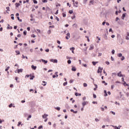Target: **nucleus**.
I'll list each match as a JSON object with an SVG mask.
<instances>
[{"mask_svg": "<svg viewBox=\"0 0 129 129\" xmlns=\"http://www.w3.org/2000/svg\"><path fill=\"white\" fill-rule=\"evenodd\" d=\"M102 69H103V68H101L100 67H98V69L97 71V73H102Z\"/></svg>", "mask_w": 129, "mask_h": 129, "instance_id": "obj_1", "label": "nucleus"}, {"mask_svg": "<svg viewBox=\"0 0 129 129\" xmlns=\"http://www.w3.org/2000/svg\"><path fill=\"white\" fill-rule=\"evenodd\" d=\"M67 36L66 37V39H67V40H69V38H70V33H68L67 34Z\"/></svg>", "mask_w": 129, "mask_h": 129, "instance_id": "obj_2", "label": "nucleus"}, {"mask_svg": "<svg viewBox=\"0 0 129 129\" xmlns=\"http://www.w3.org/2000/svg\"><path fill=\"white\" fill-rule=\"evenodd\" d=\"M50 62H52L53 63H58V60L57 59H50Z\"/></svg>", "mask_w": 129, "mask_h": 129, "instance_id": "obj_3", "label": "nucleus"}, {"mask_svg": "<svg viewBox=\"0 0 129 129\" xmlns=\"http://www.w3.org/2000/svg\"><path fill=\"white\" fill-rule=\"evenodd\" d=\"M88 104V102H83L82 103V105L83 106V107H84V106H85V105H86V104Z\"/></svg>", "mask_w": 129, "mask_h": 129, "instance_id": "obj_4", "label": "nucleus"}, {"mask_svg": "<svg viewBox=\"0 0 129 129\" xmlns=\"http://www.w3.org/2000/svg\"><path fill=\"white\" fill-rule=\"evenodd\" d=\"M31 68L33 70H36L37 69V66H34V65L31 66Z\"/></svg>", "mask_w": 129, "mask_h": 129, "instance_id": "obj_5", "label": "nucleus"}, {"mask_svg": "<svg viewBox=\"0 0 129 129\" xmlns=\"http://www.w3.org/2000/svg\"><path fill=\"white\" fill-rule=\"evenodd\" d=\"M74 7H75L76 8L78 7V2H76L74 4Z\"/></svg>", "mask_w": 129, "mask_h": 129, "instance_id": "obj_6", "label": "nucleus"}, {"mask_svg": "<svg viewBox=\"0 0 129 129\" xmlns=\"http://www.w3.org/2000/svg\"><path fill=\"white\" fill-rule=\"evenodd\" d=\"M94 49V46L93 45L91 44L90 46L89 50H93Z\"/></svg>", "mask_w": 129, "mask_h": 129, "instance_id": "obj_7", "label": "nucleus"}, {"mask_svg": "<svg viewBox=\"0 0 129 129\" xmlns=\"http://www.w3.org/2000/svg\"><path fill=\"white\" fill-rule=\"evenodd\" d=\"M117 76L119 77H122V75L121 74V72H120L117 74Z\"/></svg>", "mask_w": 129, "mask_h": 129, "instance_id": "obj_8", "label": "nucleus"}, {"mask_svg": "<svg viewBox=\"0 0 129 129\" xmlns=\"http://www.w3.org/2000/svg\"><path fill=\"white\" fill-rule=\"evenodd\" d=\"M47 116H48V114H44V115H42V118H47Z\"/></svg>", "mask_w": 129, "mask_h": 129, "instance_id": "obj_9", "label": "nucleus"}, {"mask_svg": "<svg viewBox=\"0 0 129 129\" xmlns=\"http://www.w3.org/2000/svg\"><path fill=\"white\" fill-rule=\"evenodd\" d=\"M42 62H43L44 64H47L48 63L47 60H45L44 59H42L41 60Z\"/></svg>", "mask_w": 129, "mask_h": 129, "instance_id": "obj_10", "label": "nucleus"}, {"mask_svg": "<svg viewBox=\"0 0 129 129\" xmlns=\"http://www.w3.org/2000/svg\"><path fill=\"white\" fill-rule=\"evenodd\" d=\"M22 72H23V69H19L18 70V73H22Z\"/></svg>", "mask_w": 129, "mask_h": 129, "instance_id": "obj_11", "label": "nucleus"}, {"mask_svg": "<svg viewBox=\"0 0 129 129\" xmlns=\"http://www.w3.org/2000/svg\"><path fill=\"white\" fill-rule=\"evenodd\" d=\"M16 55H20L21 54V52H20V50H16Z\"/></svg>", "mask_w": 129, "mask_h": 129, "instance_id": "obj_12", "label": "nucleus"}, {"mask_svg": "<svg viewBox=\"0 0 129 129\" xmlns=\"http://www.w3.org/2000/svg\"><path fill=\"white\" fill-rule=\"evenodd\" d=\"M97 63H98V61H93L92 62V64L94 66H95V65H96V64H97Z\"/></svg>", "mask_w": 129, "mask_h": 129, "instance_id": "obj_13", "label": "nucleus"}, {"mask_svg": "<svg viewBox=\"0 0 129 129\" xmlns=\"http://www.w3.org/2000/svg\"><path fill=\"white\" fill-rule=\"evenodd\" d=\"M72 71H74V72L76 71V68L73 67L72 68Z\"/></svg>", "mask_w": 129, "mask_h": 129, "instance_id": "obj_14", "label": "nucleus"}, {"mask_svg": "<svg viewBox=\"0 0 129 129\" xmlns=\"http://www.w3.org/2000/svg\"><path fill=\"white\" fill-rule=\"evenodd\" d=\"M124 18H125V13L122 14V20H124Z\"/></svg>", "mask_w": 129, "mask_h": 129, "instance_id": "obj_15", "label": "nucleus"}, {"mask_svg": "<svg viewBox=\"0 0 129 129\" xmlns=\"http://www.w3.org/2000/svg\"><path fill=\"white\" fill-rule=\"evenodd\" d=\"M123 84L124 86H127V87L129 86L128 84H126V83L125 82H124Z\"/></svg>", "mask_w": 129, "mask_h": 129, "instance_id": "obj_16", "label": "nucleus"}, {"mask_svg": "<svg viewBox=\"0 0 129 129\" xmlns=\"http://www.w3.org/2000/svg\"><path fill=\"white\" fill-rule=\"evenodd\" d=\"M42 83H43V84H42L43 86H46V85L47 84V83L46 82L43 81Z\"/></svg>", "mask_w": 129, "mask_h": 129, "instance_id": "obj_17", "label": "nucleus"}, {"mask_svg": "<svg viewBox=\"0 0 129 129\" xmlns=\"http://www.w3.org/2000/svg\"><path fill=\"white\" fill-rule=\"evenodd\" d=\"M75 95H76V96H81V94H79L78 93H76Z\"/></svg>", "mask_w": 129, "mask_h": 129, "instance_id": "obj_18", "label": "nucleus"}, {"mask_svg": "<svg viewBox=\"0 0 129 129\" xmlns=\"http://www.w3.org/2000/svg\"><path fill=\"white\" fill-rule=\"evenodd\" d=\"M90 4L91 5H93V4H94V0H91V1H90Z\"/></svg>", "mask_w": 129, "mask_h": 129, "instance_id": "obj_19", "label": "nucleus"}, {"mask_svg": "<svg viewBox=\"0 0 129 129\" xmlns=\"http://www.w3.org/2000/svg\"><path fill=\"white\" fill-rule=\"evenodd\" d=\"M34 78H35V76H30V80H33V79H34Z\"/></svg>", "mask_w": 129, "mask_h": 129, "instance_id": "obj_20", "label": "nucleus"}, {"mask_svg": "<svg viewBox=\"0 0 129 129\" xmlns=\"http://www.w3.org/2000/svg\"><path fill=\"white\" fill-rule=\"evenodd\" d=\"M104 96H107V93L106 92V90L104 91Z\"/></svg>", "mask_w": 129, "mask_h": 129, "instance_id": "obj_21", "label": "nucleus"}, {"mask_svg": "<svg viewBox=\"0 0 129 129\" xmlns=\"http://www.w3.org/2000/svg\"><path fill=\"white\" fill-rule=\"evenodd\" d=\"M118 57H122V54L121 53L117 54Z\"/></svg>", "mask_w": 129, "mask_h": 129, "instance_id": "obj_22", "label": "nucleus"}, {"mask_svg": "<svg viewBox=\"0 0 129 129\" xmlns=\"http://www.w3.org/2000/svg\"><path fill=\"white\" fill-rule=\"evenodd\" d=\"M32 117V115H30L28 118H27V120H30V118H31Z\"/></svg>", "mask_w": 129, "mask_h": 129, "instance_id": "obj_23", "label": "nucleus"}, {"mask_svg": "<svg viewBox=\"0 0 129 129\" xmlns=\"http://www.w3.org/2000/svg\"><path fill=\"white\" fill-rule=\"evenodd\" d=\"M16 6L17 8H19V7H20V5L19 3H16Z\"/></svg>", "mask_w": 129, "mask_h": 129, "instance_id": "obj_24", "label": "nucleus"}, {"mask_svg": "<svg viewBox=\"0 0 129 129\" xmlns=\"http://www.w3.org/2000/svg\"><path fill=\"white\" fill-rule=\"evenodd\" d=\"M70 50L71 51H74V50H75V47H71L70 48Z\"/></svg>", "mask_w": 129, "mask_h": 129, "instance_id": "obj_25", "label": "nucleus"}, {"mask_svg": "<svg viewBox=\"0 0 129 129\" xmlns=\"http://www.w3.org/2000/svg\"><path fill=\"white\" fill-rule=\"evenodd\" d=\"M71 111L74 112V113H77V111H74V110L73 109H71Z\"/></svg>", "mask_w": 129, "mask_h": 129, "instance_id": "obj_26", "label": "nucleus"}, {"mask_svg": "<svg viewBox=\"0 0 129 129\" xmlns=\"http://www.w3.org/2000/svg\"><path fill=\"white\" fill-rule=\"evenodd\" d=\"M21 124H22V122L19 121V122H18V124H17V126H20V125H21Z\"/></svg>", "mask_w": 129, "mask_h": 129, "instance_id": "obj_27", "label": "nucleus"}, {"mask_svg": "<svg viewBox=\"0 0 129 129\" xmlns=\"http://www.w3.org/2000/svg\"><path fill=\"white\" fill-rule=\"evenodd\" d=\"M83 86H84V87H87V84L84 83L83 84Z\"/></svg>", "mask_w": 129, "mask_h": 129, "instance_id": "obj_28", "label": "nucleus"}, {"mask_svg": "<svg viewBox=\"0 0 129 129\" xmlns=\"http://www.w3.org/2000/svg\"><path fill=\"white\" fill-rule=\"evenodd\" d=\"M112 76H116V73H112Z\"/></svg>", "mask_w": 129, "mask_h": 129, "instance_id": "obj_29", "label": "nucleus"}, {"mask_svg": "<svg viewBox=\"0 0 129 129\" xmlns=\"http://www.w3.org/2000/svg\"><path fill=\"white\" fill-rule=\"evenodd\" d=\"M7 29L8 30H12V29H13V27L11 26L10 27H7Z\"/></svg>", "mask_w": 129, "mask_h": 129, "instance_id": "obj_30", "label": "nucleus"}, {"mask_svg": "<svg viewBox=\"0 0 129 129\" xmlns=\"http://www.w3.org/2000/svg\"><path fill=\"white\" fill-rule=\"evenodd\" d=\"M103 73L104 74H105V76H107V74H106V72H105V70H103Z\"/></svg>", "mask_w": 129, "mask_h": 129, "instance_id": "obj_31", "label": "nucleus"}, {"mask_svg": "<svg viewBox=\"0 0 129 129\" xmlns=\"http://www.w3.org/2000/svg\"><path fill=\"white\" fill-rule=\"evenodd\" d=\"M69 13V14H73V10H70Z\"/></svg>", "mask_w": 129, "mask_h": 129, "instance_id": "obj_32", "label": "nucleus"}, {"mask_svg": "<svg viewBox=\"0 0 129 129\" xmlns=\"http://www.w3.org/2000/svg\"><path fill=\"white\" fill-rule=\"evenodd\" d=\"M10 69V67H8L6 69L5 71H8Z\"/></svg>", "mask_w": 129, "mask_h": 129, "instance_id": "obj_33", "label": "nucleus"}, {"mask_svg": "<svg viewBox=\"0 0 129 129\" xmlns=\"http://www.w3.org/2000/svg\"><path fill=\"white\" fill-rule=\"evenodd\" d=\"M62 17H63V18H65V17H66V14L63 13H62Z\"/></svg>", "mask_w": 129, "mask_h": 129, "instance_id": "obj_34", "label": "nucleus"}, {"mask_svg": "<svg viewBox=\"0 0 129 129\" xmlns=\"http://www.w3.org/2000/svg\"><path fill=\"white\" fill-rule=\"evenodd\" d=\"M34 4H38V2L36 0H33Z\"/></svg>", "mask_w": 129, "mask_h": 129, "instance_id": "obj_35", "label": "nucleus"}, {"mask_svg": "<svg viewBox=\"0 0 129 129\" xmlns=\"http://www.w3.org/2000/svg\"><path fill=\"white\" fill-rule=\"evenodd\" d=\"M43 128V125H40L38 127V129Z\"/></svg>", "mask_w": 129, "mask_h": 129, "instance_id": "obj_36", "label": "nucleus"}, {"mask_svg": "<svg viewBox=\"0 0 129 129\" xmlns=\"http://www.w3.org/2000/svg\"><path fill=\"white\" fill-rule=\"evenodd\" d=\"M63 86H66L67 85V82L63 83Z\"/></svg>", "mask_w": 129, "mask_h": 129, "instance_id": "obj_37", "label": "nucleus"}, {"mask_svg": "<svg viewBox=\"0 0 129 129\" xmlns=\"http://www.w3.org/2000/svg\"><path fill=\"white\" fill-rule=\"evenodd\" d=\"M102 83L105 84V85H107V83H105L104 81H102Z\"/></svg>", "mask_w": 129, "mask_h": 129, "instance_id": "obj_38", "label": "nucleus"}, {"mask_svg": "<svg viewBox=\"0 0 129 129\" xmlns=\"http://www.w3.org/2000/svg\"><path fill=\"white\" fill-rule=\"evenodd\" d=\"M54 74L56 75V77H58V72H56Z\"/></svg>", "mask_w": 129, "mask_h": 129, "instance_id": "obj_39", "label": "nucleus"}, {"mask_svg": "<svg viewBox=\"0 0 129 129\" xmlns=\"http://www.w3.org/2000/svg\"><path fill=\"white\" fill-rule=\"evenodd\" d=\"M17 19H18V21H19L20 22H22V19H20L19 17H17Z\"/></svg>", "mask_w": 129, "mask_h": 129, "instance_id": "obj_40", "label": "nucleus"}, {"mask_svg": "<svg viewBox=\"0 0 129 129\" xmlns=\"http://www.w3.org/2000/svg\"><path fill=\"white\" fill-rule=\"evenodd\" d=\"M15 80H16V82H19V81H18V77H15Z\"/></svg>", "mask_w": 129, "mask_h": 129, "instance_id": "obj_41", "label": "nucleus"}, {"mask_svg": "<svg viewBox=\"0 0 129 129\" xmlns=\"http://www.w3.org/2000/svg\"><path fill=\"white\" fill-rule=\"evenodd\" d=\"M6 10H7V11H8V12H10V7H6Z\"/></svg>", "mask_w": 129, "mask_h": 129, "instance_id": "obj_42", "label": "nucleus"}, {"mask_svg": "<svg viewBox=\"0 0 129 129\" xmlns=\"http://www.w3.org/2000/svg\"><path fill=\"white\" fill-rule=\"evenodd\" d=\"M31 37L32 38H36V35H35L34 34H32V35H31Z\"/></svg>", "mask_w": 129, "mask_h": 129, "instance_id": "obj_43", "label": "nucleus"}, {"mask_svg": "<svg viewBox=\"0 0 129 129\" xmlns=\"http://www.w3.org/2000/svg\"><path fill=\"white\" fill-rule=\"evenodd\" d=\"M68 64H71V60H68Z\"/></svg>", "mask_w": 129, "mask_h": 129, "instance_id": "obj_44", "label": "nucleus"}, {"mask_svg": "<svg viewBox=\"0 0 129 129\" xmlns=\"http://www.w3.org/2000/svg\"><path fill=\"white\" fill-rule=\"evenodd\" d=\"M56 7H61V5H60V4H57L56 5Z\"/></svg>", "mask_w": 129, "mask_h": 129, "instance_id": "obj_45", "label": "nucleus"}, {"mask_svg": "<svg viewBox=\"0 0 129 129\" xmlns=\"http://www.w3.org/2000/svg\"><path fill=\"white\" fill-rule=\"evenodd\" d=\"M23 34H24V36H26V35H27V31H24Z\"/></svg>", "mask_w": 129, "mask_h": 129, "instance_id": "obj_46", "label": "nucleus"}, {"mask_svg": "<svg viewBox=\"0 0 129 129\" xmlns=\"http://www.w3.org/2000/svg\"><path fill=\"white\" fill-rule=\"evenodd\" d=\"M124 59V56H122V57L121 58V61H123Z\"/></svg>", "mask_w": 129, "mask_h": 129, "instance_id": "obj_47", "label": "nucleus"}, {"mask_svg": "<svg viewBox=\"0 0 129 129\" xmlns=\"http://www.w3.org/2000/svg\"><path fill=\"white\" fill-rule=\"evenodd\" d=\"M115 52V51L114 50V49H113L112 50V54L113 55V54H114V52Z\"/></svg>", "mask_w": 129, "mask_h": 129, "instance_id": "obj_48", "label": "nucleus"}, {"mask_svg": "<svg viewBox=\"0 0 129 129\" xmlns=\"http://www.w3.org/2000/svg\"><path fill=\"white\" fill-rule=\"evenodd\" d=\"M82 66H84V67H87V64H82Z\"/></svg>", "mask_w": 129, "mask_h": 129, "instance_id": "obj_49", "label": "nucleus"}, {"mask_svg": "<svg viewBox=\"0 0 129 129\" xmlns=\"http://www.w3.org/2000/svg\"><path fill=\"white\" fill-rule=\"evenodd\" d=\"M114 85H111V89L113 90V88H114Z\"/></svg>", "mask_w": 129, "mask_h": 129, "instance_id": "obj_50", "label": "nucleus"}, {"mask_svg": "<svg viewBox=\"0 0 129 129\" xmlns=\"http://www.w3.org/2000/svg\"><path fill=\"white\" fill-rule=\"evenodd\" d=\"M75 18H76V16H75V15H74V16L72 17V19L74 20V19H75Z\"/></svg>", "mask_w": 129, "mask_h": 129, "instance_id": "obj_51", "label": "nucleus"}, {"mask_svg": "<svg viewBox=\"0 0 129 129\" xmlns=\"http://www.w3.org/2000/svg\"><path fill=\"white\" fill-rule=\"evenodd\" d=\"M57 43H58V45H60L61 44V42H60V41L59 40L57 41Z\"/></svg>", "mask_w": 129, "mask_h": 129, "instance_id": "obj_52", "label": "nucleus"}, {"mask_svg": "<svg viewBox=\"0 0 129 129\" xmlns=\"http://www.w3.org/2000/svg\"><path fill=\"white\" fill-rule=\"evenodd\" d=\"M55 19L57 21V22H59V18L57 17H55Z\"/></svg>", "mask_w": 129, "mask_h": 129, "instance_id": "obj_53", "label": "nucleus"}, {"mask_svg": "<svg viewBox=\"0 0 129 129\" xmlns=\"http://www.w3.org/2000/svg\"><path fill=\"white\" fill-rule=\"evenodd\" d=\"M13 106V104H10L9 105V107L11 108Z\"/></svg>", "mask_w": 129, "mask_h": 129, "instance_id": "obj_54", "label": "nucleus"}, {"mask_svg": "<svg viewBox=\"0 0 129 129\" xmlns=\"http://www.w3.org/2000/svg\"><path fill=\"white\" fill-rule=\"evenodd\" d=\"M105 63L107 65H109V61H105Z\"/></svg>", "mask_w": 129, "mask_h": 129, "instance_id": "obj_55", "label": "nucleus"}, {"mask_svg": "<svg viewBox=\"0 0 129 129\" xmlns=\"http://www.w3.org/2000/svg\"><path fill=\"white\" fill-rule=\"evenodd\" d=\"M93 98H96V95H95V94H93Z\"/></svg>", "mask_w": 129, "mask_h": 129, "instance_id": "obj_56", "label": "nucleus"}, {"mask_svg": "<svg viewBox=\"0 0 129 129\" xmlns=\"http://www.w3.org/2000/svg\"><path fill=\"white\" fill-rule=\"evenodd\" d=\"M73 81H74L73 80H71L70 81V83H72L73 82Z\"/></svg>", "mask_w": 129, "mask_h": 129, "instance_id": "obj_57", "label": "nucleus"}, {"mask_svg": "<svg viewBox=\"0 0 129 129\" xmlns=\"http://www.w3.org/2000/svg\"><path fill=\"white\" fill-rule=\"evenodd\" d=\"M56 109H57V110H60V107H56Z\"/></svg>", "mask_w": 129, "mask_h": 129, "instance_id": "obj_58", "label": "nucleus"}, {"mask_svg": "<svg viewBox=\"0 0 129 129\" xmlns=\"http://www.w3.org/2000/svg\"><path fill=\"white\" fill-rule=\"evenodd\" d=\"M30 30H31V28L28 27V28H27V31H30Z\"/></svg>", "mask_w": 129, "mask_h": 129, "instance_id": "obj_59", "label": "nucleus"}, {"mask_svg": "<svg viewBox=\"0 0 129 129\" xmlns=\"http://www.w3.org/2000/svg\"><path fill=\"white\" fill-rule=\"evenodd\" d=\"M101 55H102V53H100V52H99V53H98V56H101Z\"/></svg>", "mask_w": 129, "mask_h": 129, "instance_id": "obj_60", "label": "nucleus"}, {"mask_svg": "<svg viewBox=\"0 0 129 129\" xmlns=\"http://www.w3.org/2000/svg\"><path fill=\"white\" fill-rule=\"evenodd\" d=\"M73 26H75V28H77V24H74Z\"/></svg>", "mask_w": 129, "mask_h": 129, "instance_id": "obj_61", "label": "nucleus"}, {"mask_svg": "<svg viewBox=\"0 0 129 129\" xmlns=\"http://www.w3.org/2000/svg\"><path fill=\"white\" fill-rule=\"evenodd\" d=\"M115 129H120V128H119L117 126H115Z\"/></svg>", "mask_w": 129, "mask_h": 129, "instance_id": "obj_62", "label": "nucleus"}, {"mask_svg": "<svg viewBox=\"0 0 129 129\" xmlns=\"http://www.w3.org/2000/svg\"><path fill=\"white\" fill-rule=\"evenodd\" d=\"M125 39L126 40H129L128 36H126Z\"/></svg>", "mask_w": 129, "mask_h": 129, "instance_id": "obj_63", "label": "nucleus"}, {"mask_svg": "<svg viewBox=\"0 0 129 129\" xmlns=\"http://www.w3.org/2000/svg\"><path fill=\"white\" fill-rule=\"evenodd\" d=\"M43 3H47V0H43Z\"/></svg>", "mask_w": 129, "mask_h": 129, "instance_id": "obj_64", "label": "nucleus"}]
</instances>
